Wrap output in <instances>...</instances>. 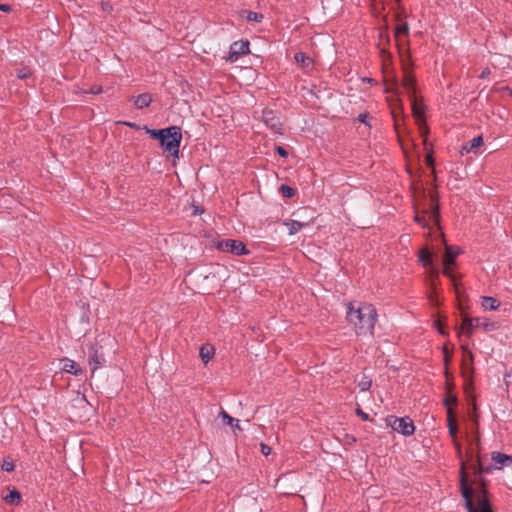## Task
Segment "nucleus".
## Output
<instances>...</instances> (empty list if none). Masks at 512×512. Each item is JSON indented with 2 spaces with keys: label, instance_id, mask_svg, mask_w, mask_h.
I'll use <instances>...</instances> for the list:
<instances>
[{
  "label": "nucleus",
  "instance_id": "nucleus-36",
  "mask_svg": "<svg viewBox=\"0 0 512 512\" xmlns=\"http://www.w3.org/2000/svg\"><path fill=\"white\" fill-rule=\"evenodd\" d=\"M276 151L277 153L281 156V157H287L288 156V152L281 146H277L276 147Z\"/></svg>",
  "mask_w": 512,
  "mask_h": 512
},
{
  "label": "nucleus",
  "instance_id": "nucleus-46",
  "mask_svg": "<svg viewBox=\"0 0 512 512\" xmlns=\"http://www.w3.org/2000/svg\"><path fill=\"white\" fill-rule=\"evenodd\" d=\"M427 162H428V164H432V158H431V156H427Z\"/></svg>",
  "mask_w": 512,
  "mask_h": 512
},
{
  "label": "nucleus",
  "instance_id": "nucleus-21",
  "mask_svg": "<svg viewBox=\"0 0 512 512\" xmlns=\"http://www.w3.org/2000/svg\"><path fill=\"white\" fill-rule=\"evenodd\" d=\"M459 254V251L452 246L446 247L445 256L443 259V265L448 266L454 264L455 258Z\"/></svg>",
  "mask_w": 512,
  "mask_h": 512
},
{
  "label": "nucleus",
  "instance_id": "nucleus-8",
  "mask_svg": "<svg viewBox=\"0 0 512 512\" xmlns=\"http://www.w3.org/2000/svg\"><path fill=\"white\" fill-rule=\"evenodd\" d=\"M249 53V42L247 40L235 41L230 45L227 61L235 62L240 56Z\"/></svg>",
  "mask_w": 512,
  "mask_h": 512
},
{
  "label": "nucleus",
  "instance_id": "nucleus-1",
  "mask_svg": "<svg viewBox=\"0 0 512 512\" xmlns=\"http://www.w3.org/2000/svg\"><path fill=\"white\" fill-rule=\"evenodd\" d=\"M377 317L376 308L370 303L349 302L347 305L346 319L357 335H373Z\"/></svg>",
  "mask_w": 512,
  "mask_h": 512
},
{
  "label": "nucleus",
  "instance_id": "nucleus-17",
  "mask_svg": "<svg viewBox=\"0 0 512 512\" xmlns=\"http://www.w3.org/2000/svg\"><path fill=\"white\" fill-rule=\"evenodd\" d=\"M481 306L485 310L494 311V310L498 309V307L500 306V302L498 301V299H496L494 297L482 296L481 297Z\"/></svg>",
  "mask_w": 512,
  "mask_h": 512
},
{
  "label": "nucleus",
  "instance_id": "nucleus-14",
  "mask_svg": "<svg viewBox=\"0 0 512 512\" xmlns=\"http://www.w3.org/2000/svg\"><path fill=\"white\" fill-rule=\"evenodd\" d=\"M470 468L473 470L475 479L472 481V484L477 483L478 481H482L480 478V475L482 473H487L491 470L490 467H485L481 461V459L478 457L475 464H472Z\"/></svg>",
  "mask_w": 512,
  "mask_h": 512
},
{
  "label": "nucleus",
  "instance_id": "nucleus-33",
  "mask_svg": "<svg viewBox=\"0 0 512 512\" xmlns=\"http://www.w3.org/2000/svg\"><path fill=\"white\" fill-rule=\"evenodd\" d=\"M457 402V399L454 395H449L446 399H445V403H446V406H447V409L448 408H451V405L452 404H456Z\"/></svg>",
  "mask_w": 512,
  "mask_h": 512
},
{
  "label": "nucleus",
  "instance_id": "nucleus-22",
  "mask_svg": "<svg viewBox=\"0 0 512 512\" xmlns=\"http://www.w3.org/2000/svg\"><path fill=\"white\" fill-rule=\"evenodd\" d=\"M294 58H295V61L298 64H300L301 67H303V68H309L313 64L312 59L303 52H297L295 54Z\"/></svg>",
  "mask_w": 512,
  "mask_h": 512
},
{
  "label": "nucleus",
  "instance_id": "nucleus-37",
  "mask_svg": "<svg viewBox=\"0 0 512 512\" xmlns=\"http://www.w3.org/2000/svg\"><path fill=\"white\" fill-rule=\"evenodd\" d=\"M450 266L451 265L444 266L443 274L449 278H453V273H452Z\"/></svg>",
  "mask_w": 512,
  "mask_h": 512
},
{
  "label": "nucleus",
  "instance_id": "nucleus-42",
  "mask_svg": "<svg viewBox=\"0 0 512 512\" xmlns=\"http://www.w3.org/2000/svg\"><path fill=\"white\" fill-rule=\"evenodd\" d=\"M90 92L93 93V94H98V93L102 92V88L101 87H96V88L91 89Z\"/></svg>",
  "mask_w": 512,
  "mask_h": 512
},
{
  "label": "nucleus",
  "instance_id": "nucleus-40",
  "mask_svg": "<svg viewBox=\"0 0 512 512\" xmlns=\"http://www.w3.org/2000/svg\"><path fill=\"white\" fill-rule=\"evenodd\" d=\"M0 10L4 11V12H10L11 11V7L9 5H6V4H0Z\"/></svg>",
  "mask_w": 512,
  "mask_h": 512
},
{
  "label": "nucleus",
  "instance_id": "nucleus-38",
  "mask_svg": "<svg viewBox=\"0 0 512 512\" xmlns=\"http://www.w3.org/2000/svg\"><path fill=\"white\" fill-rule=\"evenodd\" d=\"M490 73H491V71H490L489 68H484L482 70V72L480 73L479 78L485 79V78H487L490 75Z\"/></svg>",
  "mask_w": 512,
  "mask_h": 512
},
{
  "label": "nucleus",
  "instance_id": "nucleus-16",
  "mask_svg": "<svg viewBox=\"0 0 512 512\" xmlns=\"http://www.w3.org/2000/svg\"><path fill=\"white\" fill-rule=\"evenodd\" d=\"M415 84L416 81L414 76L409 73H405L403 78V86L407 91L409 97L415 96Z\"/></svg>",
  "mask_w": 512,
  "mask_h": 512
},
{
  "label": "nucleus",
  "instance_id": "nucleus-47",
  "mask_svg": "<svg viewBox=\"0 0 512 512\" xmlns=\"http://www.w3.org/2000/svg\"><path fill=\"white\" fill-rule=\"evenodd\" d=\"M398 128H399V123H398V121L395 119V129H396V130H398Z\"/></svg>",
  "mask_w": 512,
  "mask_h": 512
},
{
  "label": "nucleus",
  "instance_id": "nucleus-13",
  "mask_svg": "<svg viewBox=\"0 0 512 512\" xmlns=\"http://www.w3.org/2000/svg\"><path fill=\"white\" fill-rule=\"evenodd\" d=\"M61 363H62V370L67 373L78 376V375H81L83 372L82 369L80 368V366L75 361H73L71 359L64 358L61 360Z\"/></svg>",
  "mask_w": 512,
  "mask_h": 512
},
{
  "label": "nucleus",
  "instance_id": "nucleus-9",
  "mask_svg": "<svg viewBox=\"0 0 512 512\" xmlns=\"http://www.w3.org/2000/svg\"><path fill=\"white\" fill-rule=\"evenodd\" d=\"M392 428L405 436L412 435L415 430L413 421L408 417L395 418L392 423Z\"/></svg>",
  "mask_w": 512,
  "mask_h": 512
},
{
  "label": "nucleus",
  "instance_id": "nucleus-3",
  "mask_svg": "<svg viewBox=\"0 0 512 512\" xmlns=\"http://www.w3.org/2000/svg\"><path fill=\"white\" fill-rule=\"evenodd\" d=\"M146 132L151 138L158 140L160 145L172 156L178 157L179 147L182 140V134L179 127L170 126L159 130L146 128Z\"/></svg>",
  "mask_w": 512,
  "mask_h": 512
},
{
  "label": "nucleus",
  "instance_id": "nucleus-29",
  "mask_svg": "<svg viewBox=\"0 0 512 512\" xmlns=\"http://www.w3.org/2000/svg\"><path fill=\"white\" fill-rule=\"evenodd\" d=\"M372 381L369 377L363 376L362 379L358 383V387L361 391H367L370 389Z\"/></svg>",
  "mask_w": 512,
  "mask_h": 512
},
{
  "label": "nucleus",
  "instance_id": "nucleus-35",
  "mask_svg": "<svg viewBox=\"0 0 512 512\" xmlns=\"http://www.w3.org/2000/svg\"><path fill=\"white\" fill-rule=\"evenodd\" d=\"M356 413H357V415H358V416H360V417H361V419H362V420H364V421H367V420L369 419L368 414H367V413H365L364 411H362V410H361V409H359V408H358V409H356Z\"/></svg>",
  "mask_w": 512,
  "mask_h": 512
},
{
  "label": "nucleus",
  "instance_id": "nucleus-20",
  "mask_svg": "<svg viewBox=\"0 0 512 512\" xmlns=\"http://www.w3.org/2000/svg\"><path fill=\"white\" fill-rule=\"evenodd\" d=\"M414 117L420 121L424 116V106L418 103L415 96L410 97Z\"/></svg>",
  "mask_w": 512,
  "mask_h": 512
},
{
  "label": "nucleus",
  "instance_id": "nucleus-45",
  "mask_svg": "<svg viewBox=\"0 0 512 512\" xmlns=\"http://www.w3.org/2000/svg\"><path fill=\"white\" fill-rule=\"evenodd\" d=\"M124 125L126 126H129V127H134L135 124L134 123H131V122H123Z\"/></svg>",
  "mask_w": 512,
  "mask_h": 512
},
{
  "label": "nucleus",
  "instance_id": "nucleus-7",
  "mask_svg": "<svg viewBox=\"0 0 512 512\" xmlns=\"http://www.w3.org/2000/svg\"><path fill=\"white\" fill-rule=\"evenodd\" d=\"M218 248L224 252H231L235 255H246L248 250L246 249L243 242L233 239H226L218 244Z\"/></svg>",
  "mask_w": 512,
  "mask_h": 512
},
{
  "label": "nucleus",
  "instance_id": "nucleus-28",
  "mask_svg": "<svg viewBox=\"0 0 512 512\" xmlns=\"http://www.w3.org/2000/svg\"><path fill=\"white\" fill-rule=\"evenodd\" d=\"M246 14V19L252 22H261L264 18L263 15L258 12L246 11Z\"/></svg>",
  "mask_w": 512,
  "mask_h": 512
},
{
  "label": "nucleus",
  "instance_id": "nucleus-30",
  "mask_svg": "<svg viewBox=\"0 0 512 512\" xmlns=\"http://www.w3.org/2000/svg\"><path fill=\"white\" fill-rule=\"evenodd\" d=\"M15 72L19 79H26L31 75V70L27 67L17 68Z\"/></svg>",
  "mask_w": 512,
  "mask_h": 512
},
{
  "label": "nucleus",
  "instance_id": "nucleus-44",
  "mask_svg": "<svg viewBox=\"0 0 512 512\" xmlns=\"http://www.w3.org/2000/svg\"><path fill=\"white\" fill-rule=\"evenodd\" d=\"M438 331H439V333H440V334H442V335H444V334H445V332H444V330H443V328H442V326H441L440 324H438Z\"/></svg>",
  "mask_w": 512,
  "mask_h": 512
},
{
  "label": "nucleus",
  "instance_id": "nucleus-11",
  "mask_svg": "<svg viewBox=\"0 0 512 512\" xmlns=\"http://www.w3.org/2000/svg\"><path fill=\"white\" fill-rule=\"evenodd\" d=\"M105 363V357L103 353H99L94 346L90 347L89 354V365L91 367L92 372L96 371Z\"/></svg>",
  "mask_w": 512,
  "mask_h": 512
},
{
  "label": "nucleus",
  "instance_id": "nucleus-39",
  "mask_svg": "<svg viewBox=\"0 0 512 512\" xmlns=\"http://www.w3.org/2000/svg\"><path fill=\"white\" fill-rule=\"evenodd\" d=\"M463 356L465 360H469L470 362L473 361V354L470 350H467V353H465Z\"/></svg>",
  "mask_w": 512,
  "mask_h": 512
},
{
  "label": "nucleus",
  "instance_id": "nucleus-34",
  "mask_svg": "<svg viewBox=\"0 0 512 512\" xmlns=\"http://www.w3.org/2000/svg\"><path fill=\"white\" fill-rule=\"evenodd\" d=\"M261 452L263 455L268 456L271 453V447L265 443H261Z\"/></svg>",
  "mask_w": 512,
  "mask_h": 512
},
{
  "label": "nucleus",
  "instance_id": "nucleus-25",
  "mask_svg": "<svg viewBox=\"0 0 512 512\" xmlns=\"http://www.w3.org/2000/svg\"><path fill=\"white\" fill-rule=\"evenodd\" d=\"M219 415L226 421V423L237 429H241L238 420L231 417L225 410H221Z\"/></svg>",
  "mask_w": 512,
  "mask_h": 512
},
{
  "label": "nucleus",
  "instance_id": "nucleus-19",
  "mask_svg": "<svg viewBox=\"0 0 512 512\" xmlns=\"http://www.w3.org/2000/svg\"><path fill=\"white\" fill-rule=\"evenodd\" d=\"M152 101V97L148 93H143L135 97L134 99V105L138 109H143L145 107H148Z\"/></svg>",
  "mask_w": 512,
  "mask_h": 512
},
{
  "label": "nucleus",
  "instance_id": "nucleus-48",
  "mask_svg": "<svg viewBox=\"0 0 512 512\" xmlns=\"http://www.w3.org/2000/svg\"><path fill=\"white\" fill-rule=\"evenodd\" d=\"M505 89H506V90H508V91H509V93H510V95L512 96V89H510V88H508V87H506Z\"/></svg>",
  "mask_w": 512,
  "mask_h": 512
},
{
  "label": "nucleus",
  "instance_id": "nucleus-26",
  "mask_svg": "<svg viewBox=\"0 0 512 512\" xmlns=\"http://www.w3.org/2000/svg\"><path fill=\"white\" fill-rule=\"evenodd\" d=\"M279 192L285 198H291L295 195V190L292 187L284 184L279 187Z\"/></svg>",
  "mask_w": 512,
  "mask_h": 512
},
{
  "label": "nucleus",
  "instance_id": "nucleus-27",
  "mask_svg": "<svg viewBox=\"0 0 512 512\" xmlns=\"http://www.w3.org/2000/svg\"><path fill=\"white\" fill-rule=\"evenodd\" d=\"M420 261L423 263L424 266L431 264V262H432L431 253L426 249H422L420 252Z\"/></svg>",
  "mask_w": 512,
  "mask_h": 512
},
{
  "label": "nucleus",
  "instance_id": "nucleus-31",
  "mask_svg": "<svg viewBox=\"0 0 512 512\" xmlns=\"http://www.w3.org/2000/svg\"><path fill=\"white\" fill-rule=\"evenodd\" d=\"M2 469L6 472H12L15 469L14 462L9 458L3 460Z\"/></svg>",
  "mask_w": 512,
  "mask_h": 512
},
{
  "label": "nucleus",
  "instance_id": "nucleus-43",
  "mask_svg": "<svg viewBox=\"0 0 512 512\" xmlns=\"http://www.w3.org/2000/svg\"><path fill=\"white\" fill-rule=\"evenodd\" d=\"M461 349H462V351H463V355H464L465 353H467V350H469V349H468V346H467L466 344H462V345H461Z\"/></svg>",
  "mask_w": 512,
  "mask_h": 512
},
{
  "label": "nucleus",
  "instance_id": "nucleus-32",
  "mask_svg": "<svg viewBox=\"0 0 512 512\" xmlns=\"http://www.w3.org/2000/svg\"><path fill=\"white\" fill-rule=\"evenodd\" d=\"M408 34V26L406 24H402L396 27L395 36L399 37L400 35Z\"/></svg>",
  "mask_w": 512,
  "mask_h": 512
},
{
  "label": "nucleus",
  "instance_id": "nucleus-10",
  "mask_svg": "<svg viewBox=\"0 0 512 512\" xmlns=\"http://www.w3.org/2000/svg\"><path fill=\"white\" fill-rule=\"evenodd\" d=\"M447 426H448L449 435L452 437V439L455 443V446L457 448V453L459 456H461V447H460V444L456 441V434L458 431V427H457L456 418H455L452 408L447 409Z\"/></svg>",
  "mask_w": 512,
  "mask_h": 512
},
{
  "label": "nucleus",
  "instance_id": "nucleus-23",
  "mask_svg": "<svg viewBox=\"0 0 512 512\" xmlns=\"http://www.w3.org/2000/svg\"><path fill=\"white\" fill-rule=\"evenodd\" d=\"M285 225L289 229V234L294 235L298 233L302 228H304L307 225V223L300 222L297 220H290L289 222H286Z\"/></svg>",
  "mask_w": 512,
  "mask_h": 512
},
{
  "label": "nucleus",
  "instance_id": "nucleus-41",
  "mask_svg": "<svg viewBox=\"0 0 512 512\" xmlns=\"http://www.w3.org/2000/svg\"><path fill=\"white\" fill-rule=\"evenodd\" d=\"M368 115L367 114H360L359 117H358V120L362 123H366V119H367Z\"/></svg>",
  "mask_w": 512,
  "mask_h": 512
},
{
  "label": "nucleus",
  "instance_id": "nucleus-6",
  "mask_svg": "<svg viewBox=\"0 0 512 512\" xmlns=\"http://www.w3.org/2000/svg\"><path fill=\"white\" fill-rule=\"evenodd\" d=\"M262 120L266 127L270 129L273 133L279 135L283 134V124L274 111L267 109L263 110Z\"/></svg>",
  "mask_w": 512,
  "mask_h": 512
},
{
  "label": "nucleus",
  "instance_id": "nucleus-18",
  "mask_svg": "<svg viewBox=\"0 0 512 512\" xmlns=\"http://www.w3.org/2000/svg\"><path fill=\"white\" fill-rule=\"evenodd\" d=\"M214 353L215 349L211 344H204L200 348V357L205 364L211 360Z\"/></svg>",
  "mask_w": 512,
  "mask_h": 512
},
{
  "label": "nucleus",
  "instance_id": "nucleus-5",
  "mask_svg": "<svg viewBox=\"0 0 512 512\" xmlns=\"http://www.w3.org/2000/svg\"><path fill=\"white\" fill-rule=\"evenodd\" d=\"M431 205L428 209L424 210L425 215H419L416 213L414 219L422 227H427L428 222L431 221L435 224L439 223V207L437 204L438 198L434 193L430 194Z\"/></svg>",
  "mask_w": 512,
  "mask_h": 512
},
{
  "label": "nucleus",
  "instance_id": "nucleus-2",
  "mask_svg": "<svg viewBox=\"0 0 512 512\" xmlns=\"http://www.w3.org/2000/svg\"><path fill=\"white\" fill-rule=\"evenodd\" d=\"M460 489L467 512H493L485 495L478 494L475 496V491L469 483L466 462L463 460L460 462Z\"/></svg>",
  "mask_w": 512,
  "mask_h": 512
},
{
  "label": "nucleus",
  "instance_id": "nucleus-24",
  "mask_svg": "<svg viewBox=\"0 0 512 512\" xmlns=\"http://www.w3.org/2000/svg\"><path fill=\"white\" fill-rule=\"evenodd\" d=\"M20 499L21 494L16 489L11 490L10 493L4 497V501L12 505L19 503Z\"/></svg>",
  "mask_w": 512,
  "mask_h": 512
},
{
  "label": "nucleus",
  "instance_id": "nucleus-4",
  "mask_svg": "<svg viewBox=\"0 0 512 512\" xmlns=\"http://www.w3.org/2000/svg\"><path fill=\"white\" fill-rule=\"evenodd\" d=\"M475 328H481L485 332L495 331L499 328V324L494 321H490L485 317H465L461 324V330L469 337Z\"/></svg>",
  "mask_w": 512,
  "mask_h": 512
},
{
  "label": "nucleus",
  "instance_id": "nucleus-12",
  "mask_svg": "<svg viewBox=\"0 0 512 512\" xmlns=\"http://www.w3.org/2000/svg\"><path fill=\"white\" fill-rule=\"evenodd\" d=\"M491 458L495 469H502L512 464V456L501 452H493Z\"/></svg>",
  "mask_w": 512,
  "mask_h": 512
},
{
  "label": "nucleus",
  "instance_id": "nucleus-15",
  "mask_svg": "<svg viewBox=\"0 0 512 512\" xmlns=\"http://www.w3.org/2000/svg\"><path fill=\"white\" fill-rule=\"evenodd\" d=\"M483 145L482 136H477L465 143L462 147L463 153L477 152V150Z\"/></svg>",
  "mask_w": 512,
  "mask_h": 512
}]
</instances>
